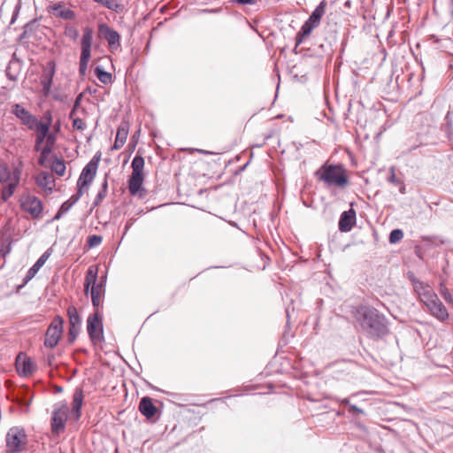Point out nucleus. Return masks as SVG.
I'll return each instance as SVG.
<instances>
[{
	"instance_id": "nucleus-1",
	"label": "nucleus",
	"mask_w": 453,
	"mask_h": 453,
	"mask_svg": "<svg viewBox=\"0 0 453 453\" xmlns=\"http://www.w3.org/2000/svg\"><path fill=\"white\" fill-rule=\"evenodd\" d=\"M355 318L362 332L370 339H380L389 333L387 318L373 307L358 308Z\"/></svg>"
},
{
	"instance_id": "nucleus-2",
	"label": "nucleus",
	"mask_w": 453,
	"mask_h": 453,
	"mask_svg": "<svg viewBox=\"0 0 453 453\" xmlns=\"http://www.w3.org/2000/svg\"><path fill=\"white\" fill-rule=\"evenodd\" d=\"M316 174L327 186L342 188L349 181L346 170L342 165H323Z\"/></svg>"
},
{
	"instance_id": "nucleus-3",
	"label": "nucleus",
	"mask_w": 453,
	"mask_h": 453,
	"mask_svg": "<svg viewBox=\"0 0 453 453\" xmlns=\"http://www.w3.org/2000/svg\"><path fill=\"white\" fill-rule=\"evenodd\" d=\"M326 2L321 1L313 10L308 19L303 24L300 30L296 35V48L303 43V40L308 37L312 30L319 27L322 16L326 12Z\"/></svg>"
},
{
	"instance_id": "nucleus-4",
	"label": "nucleus",
	"mask_w": 453,
	"mask_h": 453,
	"mask_svg": "<svg viewBox=\"0 0 453 453\" xmlns=\"http://www.w3.org/2000/svg\"><path fill=\"white\" fill-rule=\"evenodd\" d=\"M5 442L7 453H20L27 444L24 428L19 426L11 427L6 434Z\"/></svg>"
},
{
	"instance_id": "nucleus-5",
	"label": "nucleus",
	"mask_w": 453,
	"mask_h": 453,
	"mask_svg": "<svg viewBox=\"0 0 453 453\" xmlns=\"http://www.w3.org/2000/svg\"><path fill=\"white\" fill-rule=\"evenodd\" d=\"M421 302L437 319L444 321L449 318V312L446 307L433 291L423 292L421 294Z\"/></svg>"
},
{
	"instance_id": "nucleus-6",
	"label": "nucleus",
	"mask_w": 453,
	"mask_h": 453,
	"mask_svg": "<svg viewBox=\"0 0 453 453\" xmlns=\"http://www.w3.org/2000/svg\"><path fill=\"white\" fill-rule=\"evenodd\" d=\"M92 40L93 30L92 28L86 27L83 29V35L81 41V52L80 57L79 73L81 76H84L88 70L91 57Z\"/></svg>"
},
{
	"instance_id": "nucleus-7",
	"label": "nucleus",
	"mask_w": 453,
	"mask_h": 453,
	"mask_svg": "<svg viewBox=\"0 0 453 453\" xmlns=\"http://www.w3.org/2000/svg\"><path fill=\"white\" fill-rule=\"evenodd\" d=\"M87 332L94 344L102 342L104 339V328L99 310H95L94 313L88 315L87 319Z\"/></svg>"
},
{
	"instance_id": "nucleus-8",
	"label": "nucleus",
	"mask_w": 453,
	"mask_h": 453,
	"mask_svg": "<svg viewBox=\"0 0 453 453\" xmlns=\"http://www.w3.org/2000/svg\"><path fill=\"white\" fill-rule=\"evenodd\" d=\"M64 319L60 316H56L49 326L46 334L44 345L48 348H54L59 342L63 333Z\"/></svg>"
},
{
	"instance_id": "nucleus-9",
	"label": "nucleus",
	"mask_w": 453,
	"mask_h": 453,
	"mask_svg": "<svg viewBox=\"0 0 453 453\" xmlns=\"http://www.w3.org/2000/svg\"><path fill=\"white\" fill-rule=\"evenodd\" d=\"M12 113L18 118L28 129L33 130L40 122L38 119L19 104H14Z\"/></svg>"
},
{
	"instance_id": "nucleus-10",
	"label": "nucleus",
	"mask_w": 453,
	"mask_h": 453,
	"mask_svg": "<svg viewBox=\"0 0 453 453\" xmlns=\"http://www.w3.org/2000/svg\"><path fill=\"white\" fill-rule=\"evenodd\" d=\"M67 316L69 319L68 342L73 343L76 340L81 326V318L74 306H69L67 309Z\"/></svg>"
},
{
	"instance_id": "nucleus-11",
	"label": "nucleus",
	"mask_w": 453,
	"mask_h": 453,
	"mask_svg": "<svg viewBox=\"0 0 453 453\" xmlns=\"http://www.w3.org/2000/svg\"><path fill=\"white\" fill-rule=\"evenodd\" d=\"M67 414L68 407L66 405H63L54 409L52 412L50 424L51 432L53 434H58L60 432L64 431L67 419Z\"/></svg>"
},
{
	"instance_id": "nucleus-12",
	"label": "nucleus",
	"mask_w": 453,
	"mask_h": 453,
	"mask_svg": "<svg viewBox=\"0 0 453 453\" xmlns=\"http://www.w3.org/2000/svg\"><path fill=\"white\" fill-rule=\"evenodd\" d=\"M21 209L29 213L33 218H40L42 211V201L35 196H27L20 201Z\"/></svg>"
},
{
	"instance_id": "nucleus-13",
	"label": "nucleus",
	"mask_w": 453,
	"mask_h": 453,
	"mask_svg": "<svg viewBox=\"0 0 453 453\" xmlns=\"http://www.w3.org/2000/svg\"><path fill=\"white\" fill-rule=\"evenodd\" d=\"M143 179V174L131 173L127 181V188L132 196L139 198L145 197L147 191L142 187Z\"/></svg>"
},
{
	"instance_id": "nucleus-14",
	"label": "nucleus",
	"mask_w": 453,
	"mask_h": 453,
	"mask_svg": "<svg viewBox=\"0 0 453 453\" xmlns=\"http://www.w3.org/2000/svg\"><path fill=\"white\" fill-rule=\"evenodd\" d=\"M55 73H56L55 62L54 61L48 62L46 67L42 71V74L41 77V85L42 87V90L45 95L49 94L51 89Z\"/></svg>"
},
{
	"instance_id": "nucleus-15",
	"label": "nucleus",
	"mask_w": 453,
	"mask_h": 453,
	"mask_svg": "<svg viewBox=\"0 0 453 453\" xmlns=\"http://www.w3.org/2000/svg\"><path fill=\"white\" fill-rule=\"evenodd\" d=\"M96 171L97 169L94 163H88L83 167L77 180V188H84L85 187H88L93 182Z\"/></svg>"
},
{
	"instance_id": "nucleus-16",
	"label": "nucleus",
	"mask_w": 453,
	"mask_h": 453,
	"mask_svg": "<svg viewBox=\"0 0 453 453\" xmlns=\"http://www.w3.org/2000/svg\"><path fill=\"white\" fill-rule=\"evenodd\" d=\"M356 223V211L354 209L343 211L339 219L338 226L341 232H349Z\"/></svg>"
},
{
	"instance_id": "nucleus-17",
	"label": "nucleus",
	"mask_w": 453,
	"mask_h": 453,
	"mask_svg": "<svg viewBox=\"0 0 453 453\" xmlns=\"http://www.w3.org/2000/svg\"><path fill=\"white\" fill-rule=\"evenodd\" d=\"M51 254V248H49L46 251L43 252V254L37 259V261L28 269L24 279L25 283H27L35 276V274L43 266V265L46 263V261L49 259Z\"/></svg>"
},
{
	"instance_id": "nucleus-18",
	"label": "nucleus",
	"mask_w": 453,
	"mask_h": 453,
	"mask_svg": "<svg viewBox=\"0 0 453 453\" xmlns=\"http://www.w3.org/2000/svg\"><path fill=\"white\" fill-rule=\"evenodd\" d=\"M49 12L56 17L65 20H72L76 17L75 12L69 8H65L64 4L61 2L50 5L49 7Z\"/></svg>"
},
{
	"instance_id": "nucleus-19",
	"label": "nucleus",
	"mask_w": 453,
	"mask_h": 453,
	"mask_svg": "<svg viewBox=\"0 0 453 453\" xmlns=\"http://www.w3.org/2000/svg\"><path fill=\"white\" fill-rule=\"evenodd\" d=\"M98 31L101 36L107 41L109 46L119 45L120 39L119 34L107 24H100L98 26Z\"/></svg>"
},
{
	"instance_id": "nucleus-20",
	"label": "nucleus",
	"mask_w": 453,
	"mask_h": 453,
	"mask_svg": "<svg viewBox=\"0 0 453 453\" xmlns=\"http://www.w3.org/2000/svg\"><path fill=\"white\" fill-rule=\"evenodd\" d=\"M106 281V276L102 277L101 280L97 284H94L91 287V301L95 310H99L101 304V296L104 295L105 288L104 284Z\"/></svg>"
},
{
	"instance_id": "nucleus-21",
	"label": "nucleus",
	"mask_w": 453,
	"mask_h": 453,
	"mask_svg": "<svg viewBox=\"0 0 453 453\" xmlns=\"http://www.w3.org/2000/svg\"><path fill=\"white\" fill-rule=\"evenodd\" d=\"M17 370L21 376H29L36 369L35 364L29 357H24L22 360L19 356L16 361Z\"/></svg>"
},
{
	"instance_id": "nucleus-22",
	"label": "nucleus",
	"mask_w": 453,
	"mask_h": 453,
	"mask_svg": "<svg viewBox=\"0 0 453 453\" xmlns=\"http://www.w3.org/2000/svg\"><path fill=\"white\" fill-rule=\"evenodd\" d=\"M138 408L140 412L148 419L152 418L157 412V407L149 396H144L140 400Z\"/></svg>"
},
{
	"instance_id": "nucleus-23",
	"label": "nucleus",
	"mask_w": 453,
	"mask_h": 453,
	"mask_svg": "<svg viewBox=\"0 0 453 453\" xmlns=\"http://www.w3.org/2000/svg\"><path fill=\"white\" fill-rule=\"evenodd\" d=\"M50 122L43 123L39 122L35 128L33 130L37 131V135L35 138V150L39 151L41 150L42 144L44 142V140L48 136V133H50Z\"/></svg>"
},
{
	"instance_id": "nucleus-24",
	"label": "nucleus",
	"mask_w": 453,
	"mask_h": 453,
	"mask_svg": "<svg viewBox=\"0 0 453 453\" xmlns=\"http://www.w3.org/2000/svg\"><path fill=\"white\" fill-rule=\"evenodd\" d=\"M83 390L81 388H77L73 394V399L72 403L73 412L75 419H80L81 415V407L83 404Z\"/></svg>"
},
{
	"instance_id": "nucleus-25",
	"label": "nucleus",
	"mask_w": 453,
	"mask_h": 453,
	"mask_svg": "<svg viewBox=\"0 0 453 453\" xmlns=\"http://www.w3.org/2000/svg\"><path fill=\"white\" fill-rule=\"evenodd\" d=\"M129 131V125L127 122H122L118 127L116 138L114 141L113 148L115 150L120 149L126 142Z\"/></svg>"
},
{
	"instance_id": "nucleus-26",
	"label": "nucleus",
	"mask_w": 453,
	"mask_h": 453,
	"mask_svg": "<svg viewBox=\"0 0 453 453\" xmlns=\"http://www.w3.org/2000/svg\"><path fill=\"white\" fill-rule=\"evenodd\" d=\"M35 182L39 187L51 191L54 180L47 172H42L37 175Z\"/></svg>"
},
{
	"instance_id": "nucleus-27",
	"label": "nucleus",
	"mask_w": 453,
	"mask_h": 453,
	"mask_svg": "<svg viewBox=\"0 0 453 453\" xmlns=\"http://www.w3.org/2000/svg\"><path fill=\"white\" fill-rule=\"evenodd\" d=\"M97 273L93 267H89L87 272V275L84 282V291L86 294L88 293L90 287L94 286V284H97Z\"/></svg>"
},
{
	"instance_id": "nucleus-28",
	"label": "nucleus",
	"mask_w": 453,
	"mask_h": 453,
	"mask_svg": "<svg viewBox=\"0 0 453 453\" xmlns=\"http://www.w3.org/2000/svg\"><path fill=\"white\" fill-rule=\"evenodd\" d=\"M95 74L97 79L104 84H109L112 81V76L109 72L104 70V68L100 65H97L95 70Z\"/></svg>"
},
{
	"instance_id": "nucleus-29",
	"label": "nucleus",
	"mask_w": 453,
	"mask_h": 453,
	"mask_svg": "<svg viewBox=\"0 0 453 453\" xmlns=\"http://www.w3.org/2000/svg\"><path fill=\"white\" fill-rule=\"evenodd\" d=\"M131 167L133 169L132 173L143 174L144 159L140 155H135L132 160Z\"/></svg>"
},
{
	"instance_id": "nucleus-30",
	"label": "nucleus",
	"mask_w": 453,
	"mask_h": 453,
	"mask_svg": "<svg viewBox=\"0 0 453 453\" xmlns=\"http://www.w3.org/2000/svg\"><path fill=\"white\" fill-rule=\"evenodd\" d=\"M108 192V180H107V175H105V178L102 183V187L100 190L98 191L95 201L93 203L94 206L99 205V203L104 200V198L107 196Z\"/></svg>"
},
{
	"instance_id": "nucleus-31",
	"label": "nucleus",
	"mask_w": 453,
	"mask_h": 453,
	"mask_svg": "<svg viewBox=\"0 0 453 453\" xmlns=\"http://www.w3.org/2000/svg\"><path fill=\"white\" fill-rule=\"evenodd\" d=\"M51 170L59 176H63L65 173V165L63 159L55 157L50 166Z\"/></svg>"
},
{
	"instance_id": "nucleus-32",
	"label": "nucleus",
	"mask_w": 453,
	"mask_h": 453,
	"mask_svg": "<svg viewBox=\"0 0 453 453\" xmlns=\"http://www.w3.org/2000/svg\"><path fill=\"white\" fill-rule=\"evenodd\" d=\"M96 3L100 4L104 7L118 12L120 9V4H119V0H93Z\"/></svg>"
},
{
	"instance_id": "nucleus-33",
	"label": "nucleus",
	"mask_w": 453,
	"mask_h": 453,
	"mask_svg": "<svg viewBox=\"0 0 453 453\" xmlns=\"http://www.w3.org/2000/svg\"><path fill=\"white\" fill-rule=\"evenodd\" d=\"M15 183L10 182L6 187H4L1 192V197L4 202H6L14 193L16 188Z\"/></svg>"
},
{
	"instance_id": "nucleus-34",
	"label": "nucleus",
	"mask_w": 453,
	"mask_h": 453,
	"mask_svg": "<svg viewBox=\"0 0 453 453\" xmlns=\"http://www.w3.org/2000/svg\"><path fill=\"white\" fill-rule=\"evenodd\" d=\"M403 238V232L401 229H394L389 234L388 241L391 244L400 242Z\"/></svg>"
},
{
	"instance_id": "nucleus-35",
	"label": "nucleus",
	"mask_w": 453,
	"mask_h": 453,
	"mask_svg": "<svg viewBox=\"0 0 453 453\" xmlns=\"http://www.w3.org/2000/svg\"><path fill=\"white\" fill-rule=\"evenodd\" d=\"M413 283V288L415 291L419 296V298L421 299V294L426 291H432V289L428 286H425L424 283L420 280H411Z\"/></svg>"
},
{
	"instance_id": "nucleus-36",
	"label": "nucleus",
	"mask_w": 453,
	"mask_h": 453,
	"mask_svg": "<svg viewBox=\"0 0 453 453\" xmlns=\"http://www.w3.org/2000/svg\"><path fill=\"white\" fill-rule=\"evenodd\" d=\"M11 179V172L5 164L0 163V183L6 182Z\"/></svg>"
},
{
	"instance_id": "nucleus-37",
	"label": "nucleus",
	"mask_w": 453,
	"mask_h": 453,
	"mask_svg": "<svg viewBox=\"0 0 453 453\" xmlns=\"http://www.w3.org/2000/svg\"><path fill=\"white\" fill-rule=\"evenodd\" d=\"M103 237L101 235L93 234L88 237L87 245L89 249L99 246L102 243Z\"/></svg>"
},
{
	"instance_id": "nucleus-38",
	"label": "nucleus",
	"mask_w": 453,
	"mask_h": 453,
	"mask_svg": "<svg viewBox=\"0 0 453 453\" xmlns=\"http://www.w3.org/2000/svg\"><path fill=\"white\" fill-rule=\"evenodd\" d=\"M72 207H73V205H71V203L68 201H65V203H63L62 205L60 206L58 211L54 216V219H59L63 215L67 213Z\"/></svg>"
},
{
	"instance_id": "nucleus-39",
	"label": "nucleus",
	"mask_w": 453,
	"mask_h": 453,
	"mask_svg": "<svg viewBox=\"0 0 453 453\" xmlns=\"http://www.w3.org/2000/svg\"><path fill=\"white\" fill-rule=\"evenodd\" d=\"M65 35L73 41H76L79 37V31L74 27H66L65 28Z\"/></svg>"
},
{
	"instance_id": "nucleus-40",
	"label": "nucleus",
	"mask_w": 453,
	"mask_h": 453,
	"mask_svg": "<svg viewBox=\"0 0 453 453\" xmlns=\"http://www.w3.org/2000/svg\"><path fill=\"white\" fill-rule=\"evenodd\" d=\"M22 171L19 167H15L12 172L11 173V179L12 183H15L16 186L19 185L20 178H21Z\"/></svg>"
},
{
	"instance_id": "nucleus-41",
	"label": "nucleus",
	"mask_w": 453,
	"mask_h": 453,
	"mask_svg": "<svg viewBox=\"0 0 453 453\" xmlns=\"http://www.w3.org/2000/svg\"><path fill=\"white\" fill-rule=\"evenodd\" d=\"M84 190L81 188H77L76 194L73 195L67 201L71 203V205H74L83 195Z\"/></svg>"
},
{
	"instance_id": "nucleus-42",
	"label": "nucleus",
	"mask_w": 453,
	"mask_h": 453,
	"mask_svg": "<svg viewBox=\"0 0 453 453\" xmlns=\"http://www.w3.org/2000/svg\"><path fill=\"white\" fill-rule=\"evenodd\" d=\"M12 241H8L6 243H3L0 249V253L3 257L7 256L12 250Z\"/></svg>"
},
{
	"instance_id": "nucleus-43",
	"label": "nucleus",
	"mask_w": 453,
	"mask_h": 453,
	"mask_svg": "<svg viewBox=\"0 0 453 453\" xmlns=\"http://www.w3.org/2000/svg\"><path fill=\"white\" fill-rule=\"evenodd\" d=\"M73 127L78 130H84L86 128V123L80 118L73 119Z\"/></svg>"
},
{
	"instance_id": "nucleus-44",
	"label": "nucleus",
	"mask_w": 453,
	"mask_h": 453,
	"mask_svg": "<svg viewBox=\"0 0 453 453\" xmlns=\"http://www.w3.org/2000/svg\"><path fill=\"white\" fill-rule=\"evenodd\" d=\"M348 411L351 415L365 414V411L355 404H349Z\"/></svg>"
},
{
	"instance_id": "nucleus-45",
	"label": "nucleus",
	"mask_w": 453,
	"mask_h": 453,
	"mask_svg": "<svg viewBox=\"0 0 453 453\" xmlns=\"http://www.w3.org/2000/svg\"><path fill=\"white\" fill-rule=\"evenodd\" d=\"M82 94H80L76 96L75 100H74V104H73V110L71 111L70 112V118H72L73 114L75 112V111L78 109V107L80 106L81 104V99H82Z\"/></svg>"
},
{
	"instance_id": "nucleus-46",
	"label": "nucleus",
	"mask_w": 453,
	"mask_h": 453,
	"mask_svg": "<svg viewBox=\"0 0 453 453\" xmlns=\"http://www.w3.org/2000/svg\"><path fill=\"white\" fill-rule=\"evenodd\" d=\"M388 181L390 182V183H393V184H398L399 183V180H398V179L395 176L394 168L390 169V175L388 178Z\"/></svg>"
},
{
	"instance_id": "nucleus-47",
	"label": "nucleus",
	"mask_w": 453,
	"mask_h": 453,
	"mask_svg": "<svg viewBox=\"0 0 453 453\" xmlns=\"http://www.w3.org/2000/svg\"><path fill=\"white\" fill-rule=\"evenodd\" d=\"M42 154L49 156L52 151V146L50 144H46L43 148L41 147V150H39Z\"/></svg>"
},
{
	"instance_id": "nucleus-48",
	"label": "nucleus",
	"mask_w": 453,
	"mask_h": 453,
	"mask_svg": "<svg viewBox=\"0 0 453 453\" xmlns=\"http://www.w3.org/2000/svg\"><path fill=\"white\" fill-rule=\"evenodd\" d=\"M100 157H101L100 154L96 153L88 163H94L95 166H96V168H97L99 161H100Z\"/></svg>"
},
{
	"instance_id": "nucleus-49",
	"label": "nucleus",
	"mask_w": 453,
	"mask_h": 453,
	"mask_svg": "<svg viewBox=\"0 0 453 453\" xmlns=\"http://www.w3.org/2000/svg\"><path fill=\"white\" fill-rule=\"evenodd\" d=\"M442 296L447 302H453V297L447 289L442 292Z\"/></svg>"
},
{
	"instance_id": "nucleus-50",
	"label": "nucleus",
	"mask_w": 453,
	"mask_h": 453,
	"mask_svg": "<svg viewBox=\"0 0 453 453\" xmlns=\"http://www.w3.org/2000/svg\"><path fill=\"white\" fill-rule=\"evenodd\" d=\"M47 144H50V146H53L55 143V136L52 134L48 133V136L46 138Z\"/></svg>"
},
{
	"instance_id": "nucleus-51",
	"label": "nucleus",
	"mask_w": 453,
	"mask_h": 453,
	"mask_svg": "<svg viewBox=\"0 0 453 453\" xmlns=\"http://www.w3.org/2000/svg\"><path fill=\"white\" fill-rule=\"evenodd\" d=\"M47 157L48 156L44 155L43 154H40V157H39V159H38V164L42 166L45 165V162L47 160Z\"/></svg>"
},
{
	"instance_id": "nucleus-52",
	"label": "nucleus",
	"mask_w": 453,
	"mask_h": 453,
	"mask_svg": "<svg viewBox=\"0 0 453 453\" xmlns=\"http://www.w3.org/2000/svg\"><path fill=\"white\" fill-rule=\"evenodd\" d=\"M254 0H235L238 4H252Z\"/></svg>"
},
{
	"instance_id": "nucleus-53",
	"label": "nucleus",
	"mask_w": 453,
	"mask_h": 453,
	"mask_svg": "<svg viewBox=\"0 0 453 453\" xmlns=\"http://www.w3.org/2000/svg\"><path fill=\"white\" fill-rule=\"evenodd\" d=\"M6 75H7V77H8L11 81H16V80H17V77H16V76H14V75H12V73H11L9 72V67H8V68H7V70H6Z\"/></svg>"
},
{
	"instance_id": "nucleus-54",
	"label": "nucleus",
	"mask_w": 453,
	"mask_h": 453,
	"mask_svg": "<svg viewBox=\"0 0 453 453\" xmlns=\"http://www.w3.org/2000/svg\"><path fill=\"white\" fill-rule=\"evenodd\" d=\"M199 152H200V153H202V154H203V155L212 154V152L208 151V150H199Z\"/></svg>"
},
{
	"instance_id": "nucleus-55",
	"label": "nucleus",
	"mask_w": 453,
	"mask_h": 453,
	"mask_svg": "<svg viewBox=\"0 0 453 453\" xmlns=\"http://www.w3.org/2000/svg\"><path fill=\"white\" fill-rule=\"evenodd\" d=\"M342 404H348L349 406V404H350V403H349V399H348V398H344V399H342Z\"/></svg>"
},
{
	"instance_id": "nucleus-56",
	"label": "nucleus",
	"mask_w": 453,
	"mask_h": 453,
	"mask_svg": "<svg viewBox=\"0 0 453 453\" xmlns=\"http://www.w3.org/2000/svg\"><path fill=\"white\" fill-rule=\"evenodd\" d=\"M26 33H27V30H25V31L23 32V34L21 35V37H24V36L26 35Z\"/></svg>"
},
{
	"instance_id": "nucleus-57",
	"label": "nucleus",
	"mask_w": 453,
	"mask_h": 453,
	"mask_svg": "<svg viewBox=\"0 0 453 453\" xmlns=\"http://www.w3.org/2000/svg\"><path fill=\"white\" fill-rule=\"evenodd\" d=\"M204 12H211L212 10H203Z\"/></svg>"
},
{
	"instance_id": "nucleus-58",
	"label": "nucleus",
	"mask_w": 453,
	"mask_h": 453,
	"mask_svg": "<svg viewBox=\"0 0 453 453\" xmlns=\"http://www.w3.org/2000/svg\"><path fill=\"white\" fill-rule=\"evenodd\" d=\"M403 190H404V188H401V189H400V192H401V193H403Z\"/></svg>"
},
{
	"instance_id": "nucleus-59",
	"label": "nucleus",
	"mask_w": 453,
	"mask_h": 453,
	"mask_svg": "<svg viewBox=\"0 0 453 453\" xmlns=\"http://www.w3.org/2000/svg\"><path fill=\"white\" fill-rule=\"evenodd\" d=\"M287 317H288V319L289 318V313L288 311H287Z\"/></svg>"
}]
</instances>
